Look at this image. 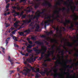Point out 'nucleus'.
Wrapping results in <instances>:
<instances>
[{
    "label": "nucleus",
    "instance_id": "dca6fc26",
    "mask_svg": "<svg viewBox=\"0 0 78 78\" xmlns=\"http://www.w3.org/2000/svg\"><path fill=\"white\" fill-rule=\"evenodd\" d=\"M35 44H37V45H44V43L43 42H40L39 41H37L35 42Z\"/></svg>",
    "mask_w": 78,
    "mask_h": 78
},
{
    "label": "nucleus",
    "instance_id": "5701e85b",
    "mask_svg": "<svg viewBox=\"0 0 78 78\" xmlns=\"http://www.w3.org/2000/svg\"><path fill=\"white\" fill-rule=\"evenodd\" d=\"M46 58L47 59L44 60L45 62H46L47 61L50 62L51 61V59L49 58V57H47V56L46 54Z\"/></svg>",
    "mask_w": 78,
    "mask_h": 78
},
{
    "label": "nucleus",
    "instance_id": "8fccbe9b",
    "mask_svg": "<svg viewBox=\"0 0 78 78\" xmlns=\"http://www.w3.org/2000/svg\"><path fill=\"white\" fill-rule=\"evenodd\" d=\"M31 39L32 40H33V41H35L36 40V38L34 37H31Z\"/></svg>",
    "mask_w": 78,
    "mask_h": 78
},
{
    "label": "nucleus",
    "instance_id": "c85d7f7f",
    "mask_svg": "<svg viewBox=\"0 0 78 78\" xmlns=\"http://www.w3.org/2000/svg\"><path fill=\"white\" fill-rule=\"evenodd\" d=\"M39 4H36V5H35L34 6V8L35 9H36L37 8H39Z\"/></svg>",
    "mask_w": 78,
    "mask_h": 78
},
{
    "label": "nucleus",
    "instance_id": "473e14b6",
    "mask_svg": "<svg viewBox=\"0 0 78 78\" xmlns=\"http://www.w3.org/2000/svg\"><path fill=\"white\" fill-rule=\"evenodd\" d=\"M30 32H31V31L30 29L24 31V33H26L27 34L30 33Z\"/></svg>",
    "mask_w": 78,
    "mask_h": 78
},
{
    "label": "nucleus",
    "instance_id": "e2e57ef3",
    "mask_svg": "<svg viewBox=\"0 0 78 78\" xmlns=\"http://www.w3.org/2000/svg\"><path fill=\"white\" fill-rule=\"evenodd\" d=\"M9 7V4H7L6 6V8H8Z\"/></svg>",
    "mask_w": 78,
    "mask_h": 78
},
{
    "label": "nucleus",
    "instance_id": "1a4fd4ad",
    "mask_svg": "<svg viewBox=\"0 0 78 78\" xmlns=\"http://www.w3.org/2000/svg\"><path fill=\"white\" fill-rule=\"evenodd\" d=\"M25 68H26L27 69H24L23 71H25V72L23 73V75H24L25 76H26V75H27V74H28V73H29L30 72H31V70L25 67Z\"/></svg>",
    "mask_w": 78,
    "mask_h": 78
},
{
    "label": "nucleus",
    "instance_id": "58836bf2",
    "mask_svg": "<svg viewBox=\"0 0 78 78\" xmlns=\"http://www.w3.org/2000/svg\"><path fill=\"white\" fill-rule=\"evenodd\" d=\"M58 5H59V6H61V3L60 2H58L55 5V6H56V7H57V6Z\"/></svg>",
    "mask_w": 78,
    "mask_h": 78
},
{
    "label": "nucleus",
    "instance_id": "72a5a7b5",
    "mask_svg": "<svg viewBox=\"0 0 78 78\" xmlns=\"http://www.w3.org/2000/svg\"><path fill=\"white\" fill-rule=\"evenodd\" d=\"M27 16V15L26 14H25L23 15L21 17V19H25L26 17Z\"/></svg>",
    "mask_w": 78,
    "mask_h": 78
},
{
    "label": "nucleus",
    "instance_id": "4d7b16f0",
    "mask_svg": "<svg viewBox=\"0 0 78 78\" xmlns=\"http://www.w3.org/2000/svg\"><path fill=\"white\" fill-rule=\"evenodd\" d=\"M61 53V55H62V58H64V52H60Z\"/></svg>",
    "mask_w": 78,
    "mask_h": 78
},
{
    "label": "nucleus",
    "instance_id": "f704fd0d",
    "mask_svg": "<svg viewBox=\"0 0 78 78\" xmlns=\"http://www.w3.org/2000/svg\"><path fill=\"white\" fill-rule=\"evenodd\" d=\"M22 2H23V3H26L27 1L26 0H20V3H22Z\"/></svg>",
    "mask_w": 78,
    "mask_h": 78
},
{
    "label": "nucleus",
    "instance_id": "4c0bfd02",
    "mask_svg": "<svg viewBox=\"0 0 78 78\" xmlns=\"http://www.w3.org/2000/svg\"><path fill=\"white\" fill-rule=\"evenodd\" d=\"M59 12H60V11L59 10L57 11L56 10L55 11L54 13V14H59Z\"/></svg>",
    "mask_w": 78,
    "mask_h": 78
},
{
    "label": "nucleus",
    "instance_id": "a211bd4d",
    "mask_svg": "<svg viewBox=\"0 0 78 78\" xmlns=\"http://www.w3.org/2000/svg\"><path fill=\"white\" fill-rule=\"evenodd\" d=\"M74 42L75 43H76V44H75V48H74V49L76 50V48L78 47V39L77 40H75Z\"/></svg>",
    "mask_w": 78,
    "mask_h": 78
},
{
    "label": "nucleus",
    "instance_id": "774afa93",
    "mask_svg": "<svg viewBox=\"0 0 78 78\" xmlns=\"http://www.w3.org/2000/svg\"><path fill=\"white\" fill-rule=\"evenodd\" d=\"M74 55L76 56V57H77V58H78V53H76Z\"/></svg>",
    "mask_w": 78,
    "mask_h": 78
},
{
    "label": "nucleus",
    "instance_id": "69168bd1",
    "mask_svg": "<svg viewBox=\"0 0 78 78\" xmlns=\"http://www.w3.org/2000/svg\"><path fill=\"white\" fill-rule=\"evenodd\" d=\"M68 4V3H67V2L66 1V2H65L64 3V5H67Z\"/></svg>",
    "mask_w": 78,
    "mask_h": 78
},
{
    "label": "nucleus",
    "instance_id": "09e8293b",
    "mask_svg": "<svg viewBox=\"0 0 78 78\" xmlns=\"http://www.w3.org/2000/svg\"><path fill=\"white\" fill-rule=\"evenodd\" d=\"M8 60L10 62H11V57H10V56L9 55V56H8Z\"/></svg>",
    "mask_w": 78,
    "mask_h": 78
},
{
    "label": "nucleus",
    "instance_id": "79ce46f5",
    "mask_svg": "<svg viewBox=\"0 0 78 78\" xmlns=\"http://www.w3.org/2000/svg\"><path fill=\"white\" fill-rule=\"evenodd\" d=\"M40 76V74H39L37 73L36 74V76H35V78H39Z\"/></svg>",
    "mask_w": 78,
    "mask_h": 78
},
{
    "label": "nucleus",
    "instance_id": "f8f14e48",
    "mask_svg": "<svg viewBox=\"0 0 78 78\" xmlns=\"http://www.w3.org/2000/svg\"><path fill=\"white\" fill-rule=\"evenodd\" d=\"M51 76H53L55 78H56V77L58 76L59 78H61V75L59 74H54L53 73H51Z\"/></svg>",
    "mask_w": 78,
    "mask_h": 78
},
{
    "label": "nucleus",
    "instance_id": "6ab92c4d",
    "mask_svg": "<svg viewBox=\"0 0 78 78\" xmlns=\"http://www.w3.org/2000/svg\"><path fill=\"white\" fill-rule=\"evenodd\" d=\"M70 6L71 9V10L72 12H73V13H74V11H75V10H73V6L72 5V4H71V3H70V2L69 4L68 5L69 7Z\"/></svg>",
    "mask_w": 78,
    "mask_h": 78
},
{
    "label": "nucleus",
    "instance_id": "13d9d810",
    "mask_svg": "<svg viewBox=\"0 0 78 78\" xmlns=\"http://www.w3.org/2000/svg\"><path fill=\"white\" fill-rule=\"evenodd\" d=\"M16 31L17 30H14V31L12 32V34H14Z\"/></svg>",
    "mask_w": 78,
    "mask_h": 78
},
{
    "label": "nucleus",
    "instance_id": "4468645a",
    "mask_svg": "<svg viewBox=\"0 0 78 78\" xmlns=\"http://www.w3.org/2000/svg\"><path fill=\"white\" fill-rule=\"evenodd\" d=\"M64 72H62V73L63 74H64L65 75H67V74H68V76H67V78H71V77L70 76V73H69V72H66V69H64Z\"/></svg>",
    "mask_w": 78,
    "mask_h": 78
},
{
    "label": "nucleus",
    "instance_id": "2f4dec72",
    "mask_svg": "<svg viewBox=\"0 0 78 78\" xmlns=\"http://www.w3.org/2000/svg\"><path fill=\"white\" fill-rule=\"evenodd\" d=\"M22 23V24L21 25L20 28H19V29H21V28H23V27H24L23 26V25H24L25 24V23L26 24H28V23Z\"/></svg>",
    "mask_w": 78,
    "mask_h": 78
},
{
    "label": "nucleus",
    "instance_id": "c756f323",
    "mask_svg": "<svg viewBox=\"0 0 78 78\" xmlns=\"http://www.w3.org/2000/svg\"><path fill=\"white\" fill-rule=\"evenodd\" d=\"M73 27H74V25L73 24H71L69 28V29H73V30H74V29L73 28Z\"/></svg>",
    "mask_w": 78,
    "mask_h": 78
},
{
    "label": "nucleus",
    "instance_id": "2eb2a0df",
    "mask_svg": "<svg viewBox=\"0 0 78 78\" xmlns=\"http://www.w3.org/2000/svg\"><path fill=\"white\" fill-rule=\"evenodd\" d=\"M55 64H56L55 66V68H56L57 67H58V64H62V63L61 62H59L58 60L57 61L55 62Z\"/></svg>",
    "mask_w": 78,
    "mask_h": 78
},
{
    "label": "nucleus",
    "instance_id": "bf43d9fd",
    "mask_svg": "<svg viewBox=\"0 0 78 78\" xmlns=\"http://www.w3.org/2000/svg\"><path fill=\"white\" fill-rule=\"evenodd\" d=\"M61 29H62V28L63 30V31H66V28H65V27H62L61 28Z\"/></svg>",
    "mask_w": 78,
    "mask_h": 78
},
{
    "label": "nucleus",
    "instance_id": "c9c22d12",
    "mask_svg": "<svg viewBox=\"0 0 78 78\" xmlns=\"http://www.w3.org/2000/svg\"><path fill=\"white\" fill-rule=\"evenodd\" d=\"M27 52H28L29 53H31L32 52V51H33L32 50H30L28 49H27Z\"/></svg>",
    "mask_w": 78,
    "mask_h": 78
},
{
    "label": "nucleus",
    "instance_id": "39448f33",
    "mask_svg": "<svg viewBox=\"0 0 78 78\" xmlns=\"http://www.w3.org/2000/svg\"><path fill=\"white\" fill-rule=\"evenodd\" d=\"M39 48L38 46H37L36 47L34 48H33L34 51L36 53L39 55L40 53H41V50L40 49H37Z\"/></svg>",
    "mask_w": 78,
    "mask_h": 78
},
{
    "label": "nucleus",
    "instance_id": "864d4df0",
    "mask_svg": "<svg viewBox=\"0 0 78 78\" xmlns=\"http://www.w3.org/2000/svg\"><path fill=\"white\" fill-rule=\"evenodd\" d=\"M52 16H51V15L50 14L49 16H47V18L48 19H51V18Z\"/></svg>",
    "mask_w": 78,
    "mask_h": 78
},
{
    "label": "nucleus",
    "instance_id": "aec40b11",
    "mask_svg": "<svg viewBox=\"0 0 78 78\" xmlns=\"http://www.w3.org/2000/svg\"><path fill=\"white\" fill-rule=\"evenodd\" d=\"M74 16H75L76 17L73 19V20H74L76 21V20H78V16H77L76 15H72L71 16V17L73 18L74 17Z\"/></svg>",
    "mask_w": 78,
    "mask_h": 78
},
{
    "label": "nucleus",
    "instance_id": "338daca9",
    "mask_svg": "<svg viewBox=\"0 0 78 78\" xmlns=\"http://www.w3.org/2000/svg\"><path fill=\"white\" fill-rule=\"evenodd\" d=\"M14 44V46L15 47H17L18 48V47H19V46L18 45H17V44Z\"/></svg>",
    "mask_w": 78,
    "mask_h": 78
},
{
    "label": "nucleus",
    "instance_id": "0eeeda50",
    "mask_svg": "<svg viewBox=\"0 0 78 78\" xmlns=\"http://www.w3.org/2000/svg\"><path fill=\"white\" fill-rule=\"evenodd\" d=\"M60 23H63L64 27H66V25H67V23H71V21L70 20H66V22H64V21L62 20L61 21H60L59 22Z\"/></svg>",
    "mask_w": 78,
    "mask_h": 78
},
{
    "label": "nucleus",
    "instance_id": "680f3d73",
    "mask_svg": "<svg viewBox=\"0 0 78 78\" xmlns=\"http://www.w3.org/2000/svg\"><path fill=\"white\" fill-rule=\"evenodd\" d=\"M56 33H58V31H59V29L58 28H56Z\"/></svg>",
    "mask_w": 78,
    "mask_h": 78
},
{
    "label": "nucleus",
    "instance_id": "393cba45",
    "mask_svg": "<svg viewBox=\"0 0 78 78\" xmlns=\"http://www.w3.org/2000/svg\"><path fill=\"white\" fill-rule=\"evenodd\" d=\"M19 22V21H16L14 24L13 26L15 27H18V25L17 24H18V23Z\"/></svg>",
    "mask_w": 78,
    "mask_h": 78
},
{
    "label": "nucleus",
    "instance_id": "f257e3e1",
    "mask_svg": "<svg viewBox=\"0 0 78 78\" xmlns=\"http://www.w3.org/2000/svg\"><path fill=\"white\" fill-rule=\"evenodd\" d=\"M53 22H54V20H46V21H45L44 22V28H46L47 27V25L48 26L50 25V23H53Z\"/></svg>",
    "mask_w": 78,
    "mask_h": 78
},
{
    "label": "nucleus",
    "instance_id": "a18cd8bd",
    "mask_svg": "<svg viewBox=\"0 0 78 78\" xmlns=\"http://www.w3.org/2000/svg\"><path fill=\"white\" fill-rule=\"evenodd\" d=\"M23 13H24V12L23 11H22V12L21 13V14H20V16H22L23 15Z\"/></svg>",
    "mask_w": 78,
    "mask_h": 78
},
{
    "label": "nucleus",
    "instance_id": "20e7f679",
    "mask_svg": "<svg viewBox=\"0 0 78 78\" xmlns=\"http://www.w3.org/2000/svg\"><path fill=\"white\" fill-rule=\"evenodd\" d=\"M51 51H48V54H46V55L47 57H50V56H52V57H53L54 53H55V50L54 49H52Z\"/></svg>",
    "mask_w": 78,
    "mask_h": 78
},
{
    "label": "nucleus",
    "instance_id": "0e129e2a",
    "mask_svg": "<svg viewBox=\"0 0 78 78\" xmlns=\"http://www.w3.org/2000/svg\"><path fill=\"white\" fill-rule=\"evenodd\" d=\"M28 42H29V44H30V45H32V41H28Z\"/></svg>",
    "mask_w": 78,
    "mask_h": 78
},
{
    "label": "nucleus",
    "instance_id": "49530a36",
    "mask_svg": "<svg viewBox=\"0 0 78 78\" xmlns=\"http://www.w3.org/2000/svg\"><path fill=\"white\" fill-rule=\"evenodd\" d=\"M41 37H43L44 38H46V39H47V36L46 35H42V36H41Z\"/></svg>",
    "mask_w": 78,
    "mask_h": 78
},
{
    "label": "nucleus",
    "instance_id": "f3484780",
    "mask_svg": "<svg viewBox=\"0 0 78 78\" xmlns=\"http://www.w3.org/2000/svg\"><path fill=\"white\" fill-rule=\"evenodd\" d=\"M46 69L47 70V76H48L50 74V73H51H51H52V70H50V71H48L49 70V68H46Z\"/></svg>",
    "mask_w": 78,
    "mask_h": 78
},
{
    "label": "nucleus",
    "instance_id": "423d86ee",
    "mask_svg": "<svg viewBox=\"0 0 78 78\" xmlns=\"http://www.w3.org/2000/svg\"><path fill=\"white\" fill-rule=\"evenodd\" d=\"M41 48V50L43 51V52H42L41 53V54L43 55H44V54H45V52H46L47 50V47H46V46H45L43 45L42 46Z\"/></svg>",
    "mask_w": 78,
    "mask_h": 78
},
{
    "label": "nucleus",
    "instance_id": "a19ab883",
    "mask_svg": "<svg viewBox=\"0 0 78 78\" xmlns=\"http://www.w3.org/2000/svg\"><path fill=\"white\" fill-rule=\"evenodd\" d=\"M55 47V44H54L51 47V48L49 49V50H53L54 49Z\"/></svg>",
    "mask_w": 78,
    "mask_h": 78
},
{
    "label": "nucleus",
    "instance_id": "b1692460",
    "mask_svg": "<svg viewBox=\"0 0 78 78\" xmlns=\"http://www.w3.org/2000/svg\"><path fill=\"white\" fill-rule=\"evenodd\" d=\"M67 46L69 47H73V44L71 43L68 42L67 43Z\"/></svg>",
    "mask_w": 78,
    "mask_h": 78
},
{
    "label": "nucleus",
    "instance_id": "ddd939ff",
    "mask_svg": "<svg viewBox=\"0 0 78 78\" xmlns=\"http://www.w3.org/2000/svg\"><path fill=\"white\" fill-rule=\"evenodd\" d=\"M47 70L46 68H45L44 69V71H41L40 72V73L41 75H42L43 76H44L45 75V73L47 75Z\"/></svg>",
    "mask_w": 78,
    "mask_h": 78
},
{
    "label": "nucleus",
    "instance_id": "37998d69",
    "mask_svg": "<svg viewBox=\"0 0 78 78\" xmlns=\"http://www.w3.org/2000/svg\"><path fill=\"white\" fill-rule=\"evenodd\" d=\"M32 47V46L30 44H29L28 46H27V49H28V48H31Z\"/></svg>",
    "mask_w": 78,
    "mask_h": 78
},
{
    "label": "nucleus",
    "instance_id": "cd10ccee",
    "mask_svg": "<svg viewBox=\"0 0 78 78\" xmlns=\"http://www.w3.org/2000/svg\"><path fill=\"white\" fill-rule=\"evenodd\" d=\"M36 19L37 20H38L39 19V17H41V14H40V13H39V14H38L37 15H36Z\"/></svg>",
    "mask_w": 78,
    "mask_h": 78
},
{
    "label": "nucleus",
    "instance_id": "052dcab7",
    "mask_svg": "<svg viewBox=\"0 0 78 78\" xmlns=\"http://www.w3.org/2000/svg\"><path fill=\"white\" fill-rule=\"evenodd\" d=\"M65 46H66V45H64L63 46H62V47H63V48H64V49H65V50H66L67 51V48H66V47H65Z\"/></svg>",
    "mask_w": 78,
    "mask_h": 78
},
{
    "label": "nucleus",
    "instance_id": "a878e982",
    "mask_svg": "<svg viewBox=\"0 0 78 78\" xmlns=\"http://www.w3.org/2000/svg\"><path fill=\"white\" fill-rule=\"evenodd\" d=\"M20 53L22 55H23L24 56H28V55H29V53H27L26 54H23L22 53V51H21Z\"/></svg>",
    "mask_w": 78,
    "mask_h": 78
},
{
    "label": "nucleus",
    "instance_id": "3c124183",
    "mask_svg": "<svg viewBox=\"0 0 78 78\" xmlns=\"http://www.w3.org/2000/svg\"><path fill=\"white\" fill-rule=\"evenodd\" d=\"M66 11L67 13H69L70 12V8H68V9L66 10Z\"/></svg>",
    "mask_w": 78,
    "mask_h": 78
},
{
    "label": "nucleus",
    "instance_id": "7ed1b4c3",
    "mask_svg": "<svg viewBox=\"0 0 78 78\" xmlns=\"http://www.w3.org/2000/svg\"><path fill=\"white\" fill-rule=\"evenodd\" d=\"M36 18V16H35L32 18H30V19H29V21L28 20H23L22 22L23 23H30V22H31L32 20H34V19H35Z\"/></svg>",
    "mask_w": 78,
    "mask_h": 78
},
{
    "label": "nucleus",
    "instance_id": "4be33fe9",
    "mask_svg": "<svg viewBox=\"0 0 78 78\" xmlns=\"http://www.w3.org/2000/svg\"><path fill=\"white\" fill-rule=\"evenodd\" d=\"M52 69H54L53 70V72L55 73V74H58V73H57L58 72V69H57L56 68H52Z\"/></svg>",
    "mask_w": 78,
    "mask_h": 78
},
{
    "label": "nucleus",
    "instance_id": "9d476101",
    "mask_svg": "<svg viewBox=\"0 0 78 78\" xmlns=\"http://www.w3.org/2000/svg\"><path fill=\"white\" fill-rule=\"evenodd\" d=\"M35 28H36L35 31H38L39 29V25L38 24L35 23L34 25V27H33L32 29H34Z\"/></svg>",
    "mask_w": 78,
    "mask_h": 78
},
{
    "label": "nucleus",
    "instance_id": "f03ea898",
    "mask_svg": "<svg viewBox=\"0 0 78 78\" xmlns=\"http://www.w3.org/2000/svg\"><path fill=\"white\" fill-rule=\"evenodd\" d=\"M68 62H69V63H71L72 62V60L70 59V60H69L67 59L66 61V62L65 63V65L66 66V68H69V69H72V67L73 66V65L72 64V65L70 66L69 65H67V64L68 63Z\"/></svg>",
    "mask_w": 78,
    "mask_h": 78
},
{
    "label": "nucleus",
    "instance_id": "603ef678",
    "mask_svg": "<svg viewBox=\"0 0 78 78\" xmlns=\"http://www.w3.org/2000/svg\"><path fill=\"white\" fill-rule=\"evenodd\" d=\"M43 16H44V17H47V16H48V14H46V13H44L43 14Z\"/></svg>",
    "mask_w": 78,
    "mask_h": 78
},
{
    "label": "nucleus",
    "instance_id": "ea45409f",
    "mask_svg": "<svg viewBox=\"0 0 78 78\" xmlns=\"http://www.w3.org/2000/svg\"><path fill=\"white\" fill-rule=\"evenodd\" d=\"M12 38L13 40H14L15 41H16V42H17V41H18L17 38H16V37L13 36Z\"/></svg>",
    "mask_w": 78,
    "mask_h": 78
},
{
    "label": "nucleus",
    "instance_id": "bb28decb",
    "mask_svg": "<svg viewBox=\"0 0 78 78\" xmlns=\"http://www.w3.org/2000/svg\"><path fill=\"white\" fill-rule=\"evenodd\" d=\"M18 33H19V35L21 36H24V34L23 32H18Z\"/></svg>",
    "mask_w": 78,
    "mask_h": 78
},
{
    "label": "nucleus",
    "instance_id": "de8ad7c7",
    "mask_svg": "<svg viewBox=\"0 0 78 78\" xmlns=\"http://www.w3.org/2000/svg\"><path fill=\"white\" fill-rule=\"evenodd\" d=\"M31 10L30 9H29V10H27V9H26L25 10V11H26V12H31Z\"/></svg>",
    "mask_w": 78,
    "mask_h": 78
},
{
    "label": "nucleus",
    "instance_id": "6e6552de",
    "mask_svg": "<svg viewBox=\"0 0 78 78\" xmlns=\"http://www.w3.org/2000/svg\"><path fill=\"white\" fill-rule=\"evenodd\" d=\"M45 2L43 3L42 4V5L43 6H48L49 7V8H51V7H52V5H51V4L49 2H48V1H45Z\"/></svg>",
    "mask_w": 78,
    "mask_h": 78
},
{
    "label": "nucleus",
    "instance_id": "7c9ffc66",
    "mask_svg": "<svg viewBox=\"0 0 78 78\" xmlns=\"http://www.w3.org/2000/svg\"><path fill=\"white\" fill-rule=\"evenodd\" d=\"M66 9H66V7H63L62 9H61V8H60L59 9V10L60 11H61V10H62V12H63L64 11H66Z\"/></svg>",
    "mask_w": 78,
    "mask_h": 78
},
{
    "label": "nucleus",
    "instance_id": "9b49d317",
    "mask_svg": "<svg viewBox=\"0 0 78 78\" xmlns=\"http://www.w3.org/2000/svg\"><path fill=\"white\" fill-rule=\"evenodd\" d=\"M41 11H42V12H41L39 11V10H38L37 11V12L35 13L36 14H38V12L40 13V14H44V12H46L47 11V9H42Z\"/></svg>",
    "mask_w": 78,
    "mask_h": 78
},
{
    "label": "nucleus",
    "instance_id": "c03bdc74",
    "mask_svg": "<svg viewBox=\"0 0 78 78\" xmlns=\"http://www.w3.org/2000/svg\"><path fill=\"white\" fill-rule=\"evenodd\" d=\"M34 25V23L32 22L29 25V27H33Z\"/></svg>",
    "mask_w": 78,
    "mask_h": 78
},
{
    "label": "nucleus",
    "instance_id": "e433bc0d",
    "mask_svg": "<svg viewBox=\"0 0 78 78\" xmlns=\"http://www.w3.org/2000/svg\"><path fill=\"white\" fill-rule=\"evenodd\" d=\"M48 33L47 34L48 36L49 34H53V32L52 31H51L50 32H48Z\"/></svg>",
    "mask_w": 78,
    "mask_h": 78
},
{
    "label": "nucleus",
    "instance_id": "6e6d98bb",
    "mask_svg": "<svg viewBox=\"0 0 78 78\" xmlns=\"http://www.w3.org/2000/svg\"><path fill=\"white\" fill-rule=\"evenodd\" d=\"M14 70L10 71H9V72L11 73H10V74H11V73H14Z\"/></svg>",
    "mask_w": 78,
    "mask_h": 78
},
{
    "label": "nucleus",
    "instance_id": "5fc2aeb1",
    "mask_svg": "<svg viewBox=\"0 0 78 78\" xmlns=\"http://www.w3.org/2000/svg\"><path fill=\"white\" fill-rule=\"evenodd\" d=\"M27 61H28V62H31V59H27Z\"/></svg>",
    "mask_w": 78,
    "mask_h": 78
},
{
    "label": "nucleus",
    "instance_id": "412c9836",
    "mask_svg": "<svg viewBox=\"0 0 78 78\" xmlns=\"http://www.w3.org/2000/svg\"><path fill=\"white\" fill-rule=\"evenodd\" d=\"M51 42L53 43V42H55V44H58V40L56 39H52L51 40Z\"/></svg>",
    "mask_w": 78,
    "mask_h": 78
}]
</instances>
